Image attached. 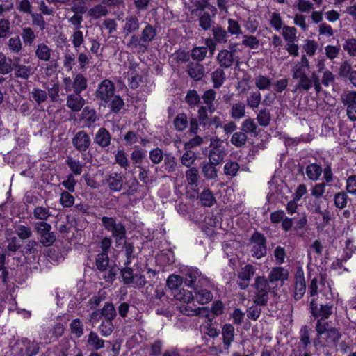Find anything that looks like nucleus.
Segmentation results:
<instances>
[{
	"label": "nucleus",
	"instance_id": "obj_35",
	"mask_svg": "<svg viewBox=\"0 0 356 356\" xmlns=\"http://www.w3.org/2000/svg\"><path fill=\"white\" fill-rule=\"evenodd\" d=\"M174 297L177 300L184 302V303H190L194 300V296L192 292L184 289L176 291L174 293Z\"/></svg>",
	"mask_w": 356,
	"mask_h": 356
},
{
	"label": "nucleus",
	"instance_id": "obj_3",
	"mask_svg": "<svg viewBox=\"0 0 356 356\" xmlns=\"http://www.w3.org/2000/svg\"><path fill=\"white\" fill-rule=\"evenodd\" d=\"M156 27L147 23L140 35L133 34L130 35L126 43V47L132 52L145 53L147 51L150 43L156 38Z\"/></svg>",
	"mask_w": 356,
	"mask_h": 356
},
{
	"label": "nucleus",
	"instance_id": "obj_60",
	"mask_svg": "<svg viewBox=\"0 0 356 356\" xmlns=\"http://www.w3.org/2000/svg\"><path fill=\"white\" fill-rule=\"evenodd\" d=\"M328 345L336 344L341 337L339 332L336 328H331L325 334Z\"/></svg>",
	"mask_w": 356,
	"mask_h": 356
},
{
	"label": "nucleus",
	"instance_id": "obj_39",
	"mask_svg": "<svg viewBox=\"0 0 356 356\" xmlns=\"http://www.w3.org/2000/svg\"><path fill=\"white\" fill-rule=\"evenodd\" d=\"M108 13V9L102 4H97L88 10V15L95 19L106 16Z\"/></svg>",
	"mask_w": 356,
	"mask_h": 356
},
{
	"label": "nucleus",
	"instance_id": "obj_14",
	"mask_svg": "<svg viewBox=\"0 0 356 356\" xmlns=\"http://www.w3.org/2000/svg\"><path fill=\"white\" fill-rule=\"evenodd\" d=\"M310 68V63L306 55H302L300 60L298 61L291 70L292 77L298 79V77L306 75L307 71Z\"/></svg>",
	"mask_w": 356,
	"mask_h": 356
},
{
	"label": "nucleus",
	"instance_id": "obj_17",
	"mask_svg": "<svg viewBox=\"0 0 356 356\" xmlns=\"http://www.w3.org/2000/svg\"><path fill=\"white\" fill-rule=\"evenodd\" d=\"M288 277L289 272L286 269L282 267H275L272 268L269 273L268 280L271 284L280 282L282 286L283 283L288 280Z\"/></svg>",
	"mask_w": 356,
	"mask_h": 356
},
{
	"label": "nucleus",
	"instance_id": "obj_29",
	"mask_svg": "<svg viewBox=\"0 0 356 356\" xmlns=\"http://www.w3.org/2000/svg\"><path fill=\"white\" fill-rule=\"evenodd\" d=\"M87 343L95 350H98L104 347V341L94 331L89 333Z\"/></svg>",
	"mask_w": 356,
	"mask_h": 356
},
{
	"label": "nucleus",
	"instance_id": "obj_13",
	"mask_svg": "<svg viewBox=\"0 0 356 356\" xmlns=\"http://www.w3.org/2000/svg\"><path fill=\"white\" fill-rule=\"evenodd\" d=\"M317 280V284L318 286L317 290V295L318 293H321L326 299H331L333 297L332 292V282L329 280L327 276L324 274H321L319 278L314 277ZM318 296H317V298Z\"/></svg>",
	"mask_w": 356,
	"mask_h": 356
},
{
	"label": "nucleus",
	"instance_id": "obj_38",
	"mask_svg": "<svg viewBox=\"0 0 356 356\" xmlns=\"http://www.w3.org/2000/svg\"><path fill=\"white\" fill-rule=\"evenodd\" d=\"M282 35L286 42L297 40V29L294 26H283Z\"/></svg>",
	"mask_w": 356,
	"mask_h": 356
},
{
	"label": "nucleus",
	"instance_id": "obj_23",
	"mask_svg": "<svg viewBox=\"0 0 356 356\" xmlns=\"http://www.w3.org/2000/svg\"><path fill=\"white\" fill-rule=\"evenodd\" d=\"M88 87L87 79L81 73L76 74L73 78L72 90L74 93L81 94Z\"/></svg>",
	"mask_w": 356,
	"mask_h": 356
},
{
	"label": "nucleus",
	"instance_id": "obj_41",
	"mask_svg": "<svg viewBox=\"0 0 356 356\" xmlns=\"http://www.w3.org/2000/svg\"><path fill=\"white\" fill-rule=\"evenodd\" d=\"M109 264V257L108 254L106 253H99L95 259V264L97 268L99 271H105Z\"/></svg>",
	"mask_w": 356,
	"mask_h": 356
},
{
	"label": "nucleus",
	"instance_id": "obj_10",
	"mask_svg": "<svg viewBox=\"0 0 356 356\" xmlns=\"http://www.w3.org/2000/svg\"><path fill=\"white\" fill-rule=\"evenodd\" d=\"M255 298L254 302L257 305H264L268 299V285L267 281L261 277H258L255 282Z\"/></svg>",
	"mask_w": 356,
	"mask_h": 356
},
{
	"label": "nucleus",
	"instance_id": "obj_47",
	"mask_svg": "<svg viewBox=\"0 0 356 356\" xmlns=\"http://www.w3.org/2000/svg\"><path fill=\"white\" fill-rule=\"evenodd\" d=\"M72 44L76 50L81 46L84 42V36L83 32L78 29H74L71 35Z\"/></svg>",
	"mask_w": 356,
	"mask_h": 356
},
{
	"label": "nucleus",
	"instance_id": "obj_32",
	"mask_svg": "<svg viewBox=\"0 0 356 356\" xmlns=\"http://www.w3.org/2000/svg\"><path fill=\"white\" fill-rule=\"evenodd\" d=\"M13 70V64L11 58H7L5 54L0 52V74L5 75Z\"/></svg>",
	"mask_w": 356,
	"mask_h": 356
},
{
	"label": "nucleus",
	"instance_id": "obj_9",
	"mask_svg": "<svg viewBox=\"0 0 356 356\" xmlns=\"http://www.w3.org/2000/svg\"><path fill=\"white\" fill-rule=\"evenodd\" d=\"M341 102L346 106L348 119L356 121V92L349 91L341 95Z\"/></svg>",
	"mask_w": 356,
	"mask_h": 356
},
{
	"label": "nucleus",
	"instance_id": "obj_27",
	"mask_svg": "<svg viewBox=\"0 0 356 356\" xmlns=\"http://www.w3.org/2000/svg\"><path fill=\"white\" fill-rule=\"evenodd\" d=\"M216 165V164H212L211 161L202 163V173L207 179H214L217 177L218 171Z\"/></svg>",
	"mask_w": 356,
	"mask_h": 356
},
{
	"label": "nucleus",
	"instance_id": "obj_61",
	"mask_svg": "<svg viewBox=\"0 0 356 356\" xmlns=\"http://www.w3.org/2000/svg\"><path fill=\"white\" fill-rule=\"evenodd\" d=\"M270 26L276 31L281 30L283 28V22L280 14L276 12H274L271 14L270 17Z\"/></svg>",
	"mask_w": 356,
	"mask_h": 356
},
{
	"label": "nucleus",
	"instance_id": "obj_18",
	"mask_svg": "<svg viewBox=\"0 0 356 356\" xmlns=\"http://www.w3.org/2000/svg\"><path fill=\"white\" fill-rule=\"evenodd\" d=\"M106 183L111 191H120L123 186L122 175L116 172H111L106 178Z\"/></svg>",
	"mask_w": 356,
	"mask_h": 356
},
{
	"label": "nucleus",
	"instance_id": "obj_46",
	"mask_svg": "<svg viewBox=\"0 0 356 356\" xmlns=\"http://www.w3.org/2000/svg\"><path fill=\"white\" fill-rule=\"evenodd\" d=\"M188 118L185 113H179L174 120V126L177 131H182L188 126Z\"/></svg>",
	"mask_w": 356,
	"mask_h": 356
},
{
	"label": "nucleus",
	"instance_id": "obj_57",
	"mask_svg": "<svg viewBox=\"0 0 356 356\" xmlns=\"http://www.w3.org/2000/svg\"><path fill=\"white\" fill-rule=\"evenodd\" d=\"M70 327L72 332L74 334L77 338L81 337L83 334V325L80 319L76 318L72 320Z\"/></svg>",
	"mask_w": 356,
	"mask_h": 356
},
{
	"label": "nucleus",
	"instance_id": "obj_43",
	"mask_svg": "<svg viewBox=\"0 0 356 356\" xmlns=\"http://www.w3.org/2000/svg\"><path fill=\"white\" fill-rule=\"evenodd\" d=\"M234 327L230 324H226L222 327V334L224 344L227 348L230 345L234 338Z\"/></svg>",
	"mask_w": 356,
	"mask_h": 356
},
{
	"label": "nucleus",
	"instance_id": "obj_45",
	"mask_svg": "<svg viewBox=\"0 0 356 356\" xmlns=\"http://www.w3.org/2000/svg\"><path fill=\"white\" fill-rule=\"evenodd\" d=\"M21 35L24 43L29 46L33 44L36 37L34 31L30 27L23 28Z\"/></svg>",
	"mask_w": 356,
	"mask_h": 356
},
{
	"label": "nucleus",
	"instance_id": "obj_40",
	"mask_svg": "<svg viewBox=\"0 0 356 356\" xmlns=\"http://www.w3.org/2000/svg\"><path fill=\"white\" fill-rule=\"evenodd\" d=\"M98 330L103 337L111 335L114 330L113 321L102 319L98 327Z\"/></svg>",
	"mask_w": 356,
	"mask_h": 356
},
{
	"label": "nucleus",
	"instance_id": "obj_20",
	"mask_svg": "<svg viewBox=\"0 0 356 356\" xmlns=\"http://www.w3.org/2000/svg\"><path fill=\"white\" fill-rule=\"evenodd\" d=\"M188 76L195 81H199L204 75V66L199 62H191L187 65L186 70Z\"/></svg>",
	"mask_w": 356,
	"mask_h": 356
},
{
	"label": "nucleus",
	"instance_id": "obj_16",
	"mask_svg": "<svg viewBox=\"0 0 356 356\" xmlns=\"http://www.w3.org/2000/svg\"><path fill=\"white\" fill-rule=\"evenodd\" d=\"M85 104V100L81 94L72 93L67 96L66 106L73 112L80 111Z\"/></svg>",
	"mask_w": 356,
	"mask_h": 356
},
{
	"label": "nucleus",
	"instance_id": "obj_26",
	"mask_svg": "<svg viewBox=\"0 0 356 356\" xmlns=\"http://www.w3.org/2000/svg\"><path fill=\"white\" fill-rule=\"evenodd\" d=\"M217 60L221 67L228 68L232 65L234 57L232 52L224 49L218 53Z\"/></svg>",
	"mask_w": 356,
	"mask_h": 356
},
{
	"label": "nucleus",
	"instance_id": "obj_24",
	"mask_svg": "<svg viewBox=\"0 0 356 356\" xmlns=\"http://www.w3.org/2000/svg\"><path fill=\"white\" fill-rule=\"evenodd\" d=\"M35 53L40 60L47 62L51 59L52 49L44 43H40L37 45Z\"/></svg>",
	"mask_w": 356,
	"mask_h": 356
},
{
	"label": "nucleus",
	"instance_id": "obj_63",
	"mask_svg": "<svg viewBox=\"0 0 356 356\" xmlns=\"http://www.w3.org/2000/svg\"><path fill=\"white\" fill-rule=\"evenodd\" d=\"M60 203L64 207H70L74 203V197L68 191H63L60 194Z\"/></svg>",
	"mask_w": 356,
	"mask_h": 356
},
{
	"label": "nucleus",
	"instance_id": "obj_22",
	"mask_svg": "<svg viewBox=\"0 0 356 356\" xmlns=\"http://www.w3.org/2000/svg\"><path fill=\"white\" fill-rule=\"evenodd\" d=\"M306 291V284L303 273H298L296 275L294 298L298 300L302 298Z\"/></svg>",
	"mask_w": 356,
	"mask_h": 356
},
{
	"label": "nucleus",
	"instance_id": "obj_42",
	"mask_svg": "<svg viewBox=\"0 0 356 356\" xmlns=\"http://www.w3.org/2000/svg\"><path fill=\"white\" fill-rule=\"evenodd\" d=\"M197 159L196 154L192 150H185V152L181 157V163L183 165L191 168Z\"/></svg>",
	"mask_w": 356,
	"mask_h": 356
},
{
	"label": "nucleus",
	"instance_id": "obj_33",
	"mask_svg": "<svg viewBox=\"0 0 356 356\" xmlns=\"http://www.w3.org/2000/svg\"><path fill=\"white\" fill-rule=\"evenodd\" d=\"M216 94L213 89H209L204 92L202 97L204 103L207 106V109L210 113H213L216 110L213 103L216 98Z\"/></svg>",
	"mask_w": 356,
	"mask_h": 356
},
{
	"label": "nucleus",
	"instance_id": "obj_21",
	"mask_svg": "<svg viewBox=\"0 0 356 356\" xmlns=\"http://www.w3.org/2000/svg\"><path fill=\"white\" fill-rule=\"evenodd\" d=\"M20 59L16 58L13 64V70H15V75L17 78H21L24 80L29 79L31 75L33 74L32 69L30 66L19 64Z\"/></svg>",
	"mask_w": 356,
	"mask_h": 356
},
{
	"label": "nucleus",
	"instance_id": "obj_8",
	"mask_svg": "<svg viewBox=\"0 0 356 356\" xmlns=\"http://www.w3.org/2000/svg\"><path fill=\"white\" fill-rule=\"evenodd\" d=\"M179 310L183 314L188 316H198L200 318H205L209 322H211L213 316L208 307H194L190 305H181L179 307Z\"/></svg>",
	"mask_w": 356,
	"mask_h": 356
},
{
	"label": "nucleus",
	"instance_id": "obj_53",
	"mask_svg": "<svg viewBox=\"0 0 356 356\" xmlns=\"http://www.w3.org/2000/svg\"><path fill=\"white\" fill-rule=\"evenodd\" d=\"M298 79L299 81L296 87V90L308 91L312 88V80L307 74L298 77Z\"/></svg>",
	"mask_w": 356,
	"mask_h": 356
},
{
	"label": "nucleus",
	"instance_id": "obj_30",
	"mask_svg": "<svg viewBox=\"0 0 356 356\" xmlns=\"http://www.w3.org/2000/svg\"><path fill=\"white\" fill-rule=\"evenodd\" d=\"M213 39L217 43H226L228 41V33L220 26H216L212 29Z\"/></svg>",
	"mask_w": 356,
	"mask_h": 356
},
{
	"label": "nucleus",
	"instance_id": "obj_50",
	"mask_svg": "<svg viewBox=\"0 0 356 356\" xmlns=\"http://www.w3.org/2000/svg\"><path fill=\"white\" fill-rule=\"evenodd\" d=\"M186 178L189 185L196 184L200 178L198 169L195 167H191L186 172Z\"/></svg>",
	"mask_w": 356,
	"mask_h": 356
},
{
	"label": "nucleus",
	"instance_id": "obj_54",
	"mask_svg": "<svg viewBox=\"0 0 356 356\" xmlns=\"http://www.w3.org/2000/svg\"><path fill=\"white\" fill-rule=\"evenodd\" d=\"M31 95L38 105L44 103L47 99V92L40 88H34L31 91Z\"/></svg>",
	"mask_w": 356,
	"mask_h": 356
},
{
	"label": "nucleus",
	"instance_id": "obj_28",
	"mask_svg": "<svg viewBox=\"0 0 356 356\" xmlns=\"http://www.w3.org/2000/svg\"><path fill=\"white\" fill-rule=\"evenodd\" d=\"M305 172L309 179L316 181L321 177L323 169L320 165L312 163L307 166Z\"/></svg>",
	"mask_w": 356,
	"mask_h": 356
},
{
	"label": "nucleus",
	"instance_id": "obj_55",
	"mask_svg": "<svg viewBox=\"0 0 356 356\" xmlns=\"http://www.w3.org/2000/svg\"><path fill=\"white\" fill-rule=\"evenodd\" d=\"M343 48L349 56H356V38L346 39L343 44Z\"/></svg>",
	"mask_w": 356,
	"mask_h": 356
},
{
	"label": "nucleus",
	"instance_id": "obj_4",
	"mask_svg": "<svg viewBox=\"0 0 356 356\" xmlns=\"http://www.w3.org/2000/svg\"><path fill=\"white\" fill-rule=\"evenodd\" d=\"M317 280L312 279L309 286V299L310 302V311L312 315L316 317H321L322 320L329 318L332 314V306L327 305H321L320 308L318 307L317 302Z\"/></svg>",
	"mask_w": 356,
	"mask_h": 356
},
{
	"label": "nucleus",
	"instance_id": "obj_51",
	"mask_svg": "<svg viewBox=\"0 0 356 356\" xmlns=\"http://www.w3.org/2000/svg\"><path fill=\"white\" fill-rule=\"evenodd\" d=\"M184 282V279L181 278L180 276L177 275H170L166 282L167 286L171 290L177 291L178 288L180 285H181L182 282Z\"/></svg>",
	"mask_w": 356,
	"mask_h": 356
},
{
	"label": "nucleus",
	"instance_id": "obj_36",
	"mask_svg": "<svg viewBox=\"0 0 356 356\" xmlns=\"http://www.w3.org/2000/svg\"><path fill=\"white\" fill-rule=\"evenodd\" d=\"M6 46L14 54H19L22 49V42L18 35L11 37L8 40Z\"/></svg>",
	"mask_w": 356,
	"mask_h": 356
},
{
	"label": "nucleus",
	"instance_id": "obj_2",
	"mask_svg": "<svg viewBox=\"0 0 356 356\" xmlns=\"http://www.w3.org/2000/svg\"><path fill=\"white\" fill-rule=\"evenodd\" d=\"M115 87L109 79H104L95 90V98L100 106H108L111 111L118 113L124 103L120 95H115Z\"/></svg>",
	"mask_w": 356,
	"mask_h": 356
},
{
	"label": "nucleus",
	"instance_id": "obj_5",
	"mask_svg": "<svg viewBox=\"0 0 356 356\" xmlns=\"http://www.w3.org/2000/svg\"><path fill=\"white\" fill-rule=\"evenodd\" d=\"M102 224L105 229L111 232L112 236L115 238L117 246L120 245L124 239H126V229L121 222H116V220L112 217L103 216Z\"/></svg>",
	"mask_w": 356,
	"mask_h": 356
},
{
	"label": "nucleus",
	"instance_id": "obj_34",
	"mask_svg": "<svg viewBox=\"0 0 356 356\" xmlns=\"http://www.w3.org/2000/svg\"><path fill=\"white\" fill-rule=\"evenodd\" d=\"M211 80L215 88H220L226 80V74L221 68H218L211 74Z\"/></svg>",
	"mask_w": 356,
	"mask_h": 356
},
{
	"label": "nucleus",
	"instance_id": "obj_11",
	"mask_svg": "<svg viewBox=\"0 0 356 356\" xmlns=\"http://www.w3.org/2000/svg\"><path fill=\"white\" fill-rule=\"evenodd\" d=\"M250 245H252L251 254L252 257L260 259L266 252L264 237L259 234L254 233L252 236Z\"/></svg>",
	"mask_w": 356,
	"mask_h": 356
},
{
	"label": "nucleus",
	"instance_id": "obj_1",
	"mask_svg": "<svg viewBox=\"0 0 356 356\" xmlns=\"http://www.w3.org/2000/svg\"><path fill=\"white\" fill-rule=\"evenodd\" d=\"M184 283L194 289L195 297L199 303L204 305L212 300L213 293L209 289L204 288L209 287L211 285V281L197 268H190L186 271Z\"/></svg>",
	"mask_w": 356,
	"mask_h": 356
},
{
	"label": "nucleus",
	"instance_id": "obj_31",
	"mask_svg": "<svg viewBox=\"0 0 356 356\" xmlns=\"http://www.w3.org/2000/svg\"><path fill=\"white\" fill-rule=\"evenodd\" d=\"M100 311L103 319L113 321L117 316L115 308L111 302H106Z\"/></svg>",
	"mask_w": 356,
	"mask_h": 356
},
{
	"label": "nucleus",
	"instance_id": "obj_12",
	"mask_svg": "<svg viewBox=\"0 0 356 356\" xmlns=\"http://www.w3.org/2000/svg\"><path fill=\"white\" fill-rule=\"evenodd\" d=\"M72 143L76 150L83 152L89 149L91 139L86 131H79L72 138Z\"/></svg>",
	"mask_w": 356,
	"mask_h": 356
},
{
	"label": "nucleus",
	"instance_id": "obj_19",
	"mask_svg": "<svg viewBox=\"0 0 356 356\" xmlns=\"http://www.w3.org/2000/svg\"><path fill=\"white\" fill-rule=\"evenodd\" d=\"M94 140L97 145L105 149L111 145V136L107 129L102 127L97 131Z\"/></svg>",
	"mask_w": 356,
	"mask_h": 356
},
{
	"label": "nucleus",
	"instance_id": "obj_59",
	"mask_svg": "<svg viewBox=\"0 0 356 356\" xmlns=\"http://www.w3.org/2000/svg\"><path fill=\"white\" fill-rule=\"evenodd\" d=\"M240 166L237 162L227 161L224 166V172L226 175L234 177L236 175Z\"/></svg>",
	"mask_w": 356,
	"mask_h": 356
},
{
	"label": "nucleus",
	"instance_id": "obj_48",
	"mask_svg": "<svg viewBox=\"0 0 356 356\" xmlns=\"http://www.w3.org/2000/svg\"><path fill=\"white\" fill-rule=\"evenodd\" d=\"M66 164L74 175H79L81 174L83 165L79 160L74 159L72 157H67Z\"/></svg>",
	"mask_w": 356,
	"mask_h": 356
},
{
	"label": "nucleus",
	"instance_id": "obj_56",
	"mask_svg": "<svg viewBox=\"0 0 356 356\" xmlns=\"http://www.w3.org/2000/svg\"><path fill=\"white\" fill-rule=\"evenodd\" d=\"M198 21L199 25L202 29L207 31L211 28L213 21L209 13L204 12L200 15Z\"/></svg>",
	"mask_w": 356,
	"mask_h": 356
},
{
	"label": "nucleus",
	"instance_id": "obj_58",
	"mask_svg": "<svg viewBox=\"0 0 356 356\" xmlns=\"http://www.w3.org/2000/svg\"><path fill=\"white\" fill-rule=\"evenodd\" d=\"M185 101L190 106H195L200 102V97L196 90H190L186 95Z\"/></svg>",
	"mask_w": 356,
	"mask_h": 356
},
{
	"label": "nucleus",
	"instance_id": "obj_25",
	"mask_svg": "<svg viewBox=\"0 0 356 356\" xmlns=\"http://www.w3.org/2000/svg\"><path fill=\"white\" fill-rule=\"evenodd\" d=\"M34 218L40 220V222H46L50 216H52L49 207L37 206L33 211Z\"/></svg>",
	"mask_w": 356,
	"mask_h": 356
},
{
	"label": "nucleus",
	"instance_id": "obj_6",
	"mask_svg": "<svg viewBox=\"0 0 356 356\" xmlns=\"http://www.w3.org/2000/svg\"><path fill=\"white\" fill-rule=\"evenodd\" d=\"M34 229L39 236L40 243L44 246H50L56 241V235L51 232V225L47 222H35Z\"/></svg>",
	"mask_w": 356,
	"mask_h": 356
},
{
	"label": "nucleus",
	"instance_id": "obj_49",
	"mask_svg": "<svg viewBox=\"0 0 356 356\" xmlns=\"http://www.w3.org/2000/svg\"><path fill=\"white\" fill-rule=\"evenodd\" d=\"M163 167L168 172L171 173L175 171L177 163L176 159L171 154L165 155Z\"/></svg>",
	"mask_w": 356,
	"mask_h": 356
},
{
	"label": "nucleus",
	"instance_id": "obj_62",
	"mask_svg": "<svg viewBox=\"0 0 356 356\" xmlns=\"http://www.w3.org/2000/svg\"><path fill=\"white\" fill-rule=\"evenodd\" d=\"M83 119L86 120L88 125L94 123L97 120V114L94 109L89 107H85L82 111Z\"/></svg>",
	"mask_w": 356,
	"mask_h": 356
},
{
	"label": "nucleus",
	"instance_id": "obj_37",
	"mask_svg": "<svg viewBox=\"0 0 356 356\" xmlns=\"http://www.w3.org/2000/svg\"><path fill=\"white\" fill-rule=\"evenodd\" d=\"M15 232L22 240L28 239L33 234L31 227L22 224L15 225Z\"/></svg>",
	"mask_w": 356,
	"mask_h": 356
},
{
	"label": "nucleus",
	"instance_id": "obj_64",
	"mask_svg": "<svg viewBox=\"0 0 356 356\" xmlns=\"http://www.w3.org/2000/svg\"><path fill=\"white\" fill-rule=\"evenodd\" d=\"M348 195L344 192L338 193L334 195V201L335 206L339 209H343L348 203Z\"/></svg>",
	"mask_w": 356,
	"mask_h": 356
},
{
	"label": "nucleus",
	"instance_id": "obj_52",
	"mask_svg": "<svg viewBox=\"0 0 356 356\" xmlns=\"http://www.w3.org/2000/svg\"><path fill=\"white\" fill-rule=\"evenodd\" d=\"M318 47V43L314 40H306L302 46V49L306 55L312 56H314Z\"/></svg>",
	"mask_w": 356,
	"mask_h": 356
},
{
	"label": "nucleus",
	"instance_id": "obj_7",
	"mask_svg": "<svg viewBox=\"0 0 356 356\" xmlns=\"http://www.w3.org/2000/svg\"><path fill=\"white\" fill-rule=\"evenodd\" d=\"M210 147L211 149L209 153V161L212 164H220L227 154L225 148L222 147V141L218 138H211Z\"/></svg>",
	"mask_w": 356,
	"mask_h": 356
},
{
	"label": "nucleus",
	"instance_id": "obj_44",
	"mask_svg": "<svg viewBox=\"0 0 356 356\" xmlns=\"http://www.w3.org/2000/svg\"><path fill=\"white\" fill-rule=\"evenodd\" d=\"M200 200L202 204L206 207H211L216 202L212 192L209 189H204L200 193Z\"/></svg>",
	"mask_w": 356,
	"mask_h": 356
},
{
	"label": "nucleus",
	"instance_id": "obj_15",
	"mask_svg": "<svg viewBox=\"0 0 356 356\" xmlns=\"http://www.w3.org/2000/svg\"><path fill=\"white\" fill-rule=\"evenodd\" d=\"M140 21L138 17L135 15H129L124 19V24L122 28L124 34L127 36L129 35L135 34L140 29Z\"/></svg>",
	"mask_w": 356,
	"mask_h": 356
}]
</instances>
